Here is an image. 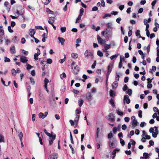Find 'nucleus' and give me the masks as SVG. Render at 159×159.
<instances>
[{
	"mask_svg": "<svg viewBox=\"0 0 159 159\" xmlns=\"http://www.w3.org/2000/svg\"><path fill=\"white\" fill-rule=\"evenodd\" d=\"M84 55L86 57H90V58L91 59H93V53L90 51L88 50H87L85 51L84 53Z\"/></svg>",
	"mask_w": 159,
	"mask_h": 159,
	"instance_id": "f257e3e1",
	"label": "nucleus"
},
{
	"mask_svg": "<svg viewBox=\"0 0 159 159\" xmlns=\"http://www.w3.org/2000/svg\"><path fill=\"white\" fill-rule=\"evenodd\" d=\"M72 69L74 74L75 75L77 74L80 70L79 67L77 65L75 66L74 67H73Z\"/></svg>",
	"mask_w": 159,
	"mask_h": 159,
	"instance_id": "f03ea898",
	"label": "nucleus"
},
{
	"mask_svg": "<svg viewBox=\"0 0 159 159\" xmlns=\"http://www.w3.org/2000/svg\"><path fill=\"white\" fill-rule=\"evenodd\" d=\"M49 141L50 145H51L53 143V141L55 140L56 138V135L55 134L54 135H51L50 136H49Z\"/></svg>",
	"mask_w": 159,
	"mask_h": 159,
	"instance_id": "7ed1b4c3",
	"label": "nucleus"
},
{
	"mask_svg": "<svg viewBox=\"0 0 159 159\" xmlns=\"http://www.w3.org/2000/svg\"><path fill=\"white\" fill-rule=\"evenodd\" d=\"M129 98V96L127 95H126L124 96L123 99L124 103L126 102L127 104H129L130 103V101Z\"/></svg>",
	"mask_w": 159,
	"mask_h": 159,
	"instance_id": "20e7f679",
	"label": "nucleus"
},
{
	"mask_svg": "<svg viewBox=\"0 0 159 159\" xmlns=\"http://www.w3.org/2000/svg\"><path fill=\"white\" fill-rule=\"evenodd\" d=\"M58 158V154L54 153L49 156L48 159H57Z\"/></svg>",
	"mask_w": 159,
	"mask_h": 159,
	"instance_id": "39448f33",
	"label": "nucleus"
},
{
	"mask_svg": "<svg viewBox=\"0 0 159 159\" xmlns=\"http://www.w3.org/2000/svg\"><path fill=\"white\" fill-rule=\"evenodd\" d=\"M115 140H111L110 139L108 142L109 146L110 148H113L115 147Z\"/></svg>",
	"mask_w": 159,
	"mask_h": 159,
	"instance_id": "423d86ee",
	"label": "nucleus"
},
{
	"mask_svg": "<svg viewBox=\"0 0 159 159\" xmlns=\"http://www.w3.org/2000/svg\"><path fill=\"white\" fill-rule=\"evenodd\" d=\"M87 99L90 101L93 99V97L91 93L89 92H87L86 95Z\"/></svg>",
	"mask_w": 159,
	"mask_h": 159,
	"instance_id": "0eeeda50",
	"label": "nucleus"
},
{
	"mask_svg": "<svg viewBox=\"0 0 159 159\" xmlns=\"http://www.w3.org/2000/svg\"><path fill=\"white\" fill-rule=\"evenodd\" d=\"M4 5L5 7L8 12H9L11 8V6L10 5L9 3L8 2L6 1L4 3Z\"/></svg>",
	"mask_w": 159,
	"mask_h": 159,
	"instance_id": "6e6552de",
	"label": "nucleus"
},
{
	"mask_svg": "<svg viewBox=\"0 0 159 159\" xmlns=\"http://www.w3.org/2000/svg\"><path fill=\"white\" fill-rule=\"evenodd\" d=\"M48 114V112H45L44 114L42 112H40L39 114V117L40 118H42V119H44L47 116Z\"/></svg>",
	"mask_w": 159,
	"mask_h": 159,
	"instance_id": "1a4fd4ad",
	"label": "nucleus"
},
{
	"mask_svg": "<svg viewBox=\"0 0 159 159\" xmlns=\"http://www.w3.org/2000/svg\"><path fill=\"white\" fill-rule=\"evenodd\" d=\"M114 114L112 113H111L108 116V120H109L113 122L115 121V120L114 118Z\"/></svg>",
	"mask_w": 159,
	"mask_h": 159,
	"instance_id": "9d476101",
	"label": "nucleus"
},
{
	"mask_svg": "<svg viewBox=\"0 0 159 159\" xmlns=\"http://www.w3.org/2000/svg\"><path fill=\"white\" fill-rule=\"evenodd\" d=\"M20 61L21 62L23 63H26L28 61V60L26 59V57H25L20 56Z\"/></svg>",
	"mask_w": 159,
	"mask_h": 159,
	"instance_id": "9b49d317",
	"label": "nucleus"
},
{
	"mask_svg": "<svg viewBox=\"0 0 159 159\" xmlns=\"http://www.w3.org/2000/svg\"><path fill=\"white\" fill-rule=\"evenodd\" d=\"M97 40L99 43L101 44H102L106 42L105 40H103L98 35V36Z\"/></svg>",
	"mask_w": 159,
	"mask_h": 159,
	"instance_id": "f8f14e48",
	"label": "nucleus"
},
{
	"mask_svg": "<svg viewBox=\"0 0 159 159\" xmlns=\"http://www.w3.org/2000/svg\"><path fill=\"white\" fill-rule=\"evenodd\" d=\"M120 150V149H119L118 148H116L112 152V154L113 155V156L112 157V159H114L116 156V152H119Z\"/></svg>",
	"mask_w": 159,
	"mask_h": 159,
	"instance_id": "ddd939ff",
	"label": "nucleus"
},
{
	"mask_svg": "<svg viewBox=\"0 0 159 159\" xmlns=\"http://www.w3.org/2000/svg\"><path fill=\"white\" fill-rule=\"evenodd\" d=\"M35 33V31L34 29H30L29 30V34L32 38V35L34 36Z\"/></svg>",
	"mask_w": 159,
	"mask_h": 159,
	"instance_id": "4468645a",
	"label": "nucleus"
},
{
	"mask_svg": "<svg viewBox=\"0 0 159 159\" xmlns=\"http://www.w3.org/2000/svg\"><path fill=\"white\" fill-rule=\"evenodd\" d=\"M58 39L59 40L60 43H61L62 45L64 44V43L65 42V39L64 38L59 37L58 38Z\"/></svg>",
	"mask_w": 159,
	"mask_h": 159,
	"instance_id": "2eb2a0df",
	"label": "nucleus"
},
{
	"mask_svg": "<svg viewBox=\"0 0 159 159\" xmlns=\"http://www.w3.org/2000/svg\"><path fill=\"white\" fill-rule=\"evenodd\" d=\"M49 20H48V22L50 24H52L55 21V18L54 17H49Z\"/></svg>",
	"mask_w": 159,
	"mask_h": 159,
	"instance_id": "dca6fc26",
	"label": "nucleus"
},
{
	"mask_svg": "<svg viewBox=\"0 0 159 159\" xmlns=\"http://www.w3.org/2000/svg\"><path fill=\"white\" fill-rule=\"evenodd\" d=\"M11 53L12 54H14L16 52L15 47L14 46H11L10 49Z\"/></svg>",
	"mask_w": 159,
	"mask_h": 159,
	"instance_id": "f3484780",
	"label": "nucleus"
},
{
	"mask_svg": "<svg viewBox=\"0 0 159 159\" xmlns=\"http://www.w3.org/2000/svg\"><path fill=\"white\" fill-rule=\"evenodd\" d=\"M112 88L113 89H115L118 86V83L117 82L115 81L114 82L112 85Z\"/></svg>",
	"mask_w": 159,
	"mask_h": 159,
	"instance_id": "a211bd4d",
	"label": "nucleus"
},
{
	"mask_svg": "<svg viewBox=\"0 0 159 159\" xmlns=\"http://www.w3.org/2000/svg\"><path fill=\"white\" fill-rule=\"evenodd\" d=\"M79 116L76 115V117L74 120V122L75 123L77 124L79 120Z\"/></svg>",
	"mask_w": 159,
	"mask_h": 159,
	"instance_id": "6ab92c4d",
	"label": "nucleus"
},
{
	"mask_svg": "<svg viewBox=\"0 0 159 159\" xmlns=\"http://www.w3.org/2000/svg\"><path fill=\"white\" fill-rule=\"evenodd\" d=\"M113 64H110L108 67L107 72H111Z\"/></svg>",
	"mask_w": 159,
	"mask_h": 159,
	"instance_id": "aec40b11",
	"label": "nucleus"
},
{
	"mask_svg": "<svg viewBox=\"0 0 159 159\" xmlns=\"http://www.w3.org/2000/svg\"><path fill=\"white\" fill-rule=\"evenodd\" d=\"M138 122L136 119L133 120L131 122V124L133 126H136L137 125Z\"/></svg>",
	"mask_w": 159,
	"mask_h": 159,
	"instance_id": "412c9836",
	"label": "nucleus"
},
{
	"mask_svg": "<svg viewBox=\"0 0 159 159\" xmlns=\"http://www.w3.org/2000/svg\"><path fill=\"white\" fill-rule=\"evenodd\" d=\"M105 50L104 51H107V50L110 48L111 47V45L110 44H105L104 45Z\"/></svg>",
	"mask_w": 159,
	"mask_h": 159,
	"instance_id": "4be33fe9",
	"label": "nucleus"
},
{
	"mask_svg": "<svg viewBox=\"0 0 159 159\" xmlns=\"http://www.w3.org/2000/svg\"><path fill=\"white\" fill-rule=\"evenodd\" d=\"M71 55L72 57L74 59L77 58L78 57V55L77 53H72Z\"/></svg>",
	"mask_w": 159,
	"mask_h": 159,
	"instance_id": "5701e85b",
	"label": "nucleus"
},
{
	"mask_svg": "<svg viewBox=\"0 0 159 159\" xmlns=\"http://www.w3.org/2000/svg\"><path fill=\"white\" fill-rule=\"evenodd\" d=\"M83 103H84L83 100L81 99H80L78 101V104H79V107H81L82 106V105Z\"/></svg>",
	"mask_w": 159,
	"mask_h": 159,
	"instance_id": "b1692460",
	"label": "nucleus"
},
{
	"mask_svg": "<svg viewBox=\"0 0 159 159\" xmlns=\"http://www.w3.org/2000/svg\"><path fill=\"white\" fill-rule=\"evenodd\" d=\"M135 34H136V36L137 37L139 36V38H140V37H141V36L140 34V31L139 30H137L135 32Z\"/></svg>",
	"mask_w": 159,
	"mask_h": 159,
	"instance_id": "393cba45",
	"label": "nucleus"
},
{
	"mask_svg": "<svg viewBox=\"0 0 159 159\" xmlns=\"http://www.w3.org/2000/svg\"><path fill=\"white\" fill-rule=\"evenodd\" d=\"M119 54H117L113 55L112 56L110 57V59L111 60H112L115 58H116L119 56Z\"/></svg>",
	"mask_w": 159,
	"mask_h": 159,
	"instance_id": "a878e982",
	"label": "nucleus"
},
{
	"mask_svg": "<svg viewBox=\"0 0 159 159\" xmlns=\"http://www.w3.org/2000/svg\"><path fill=\"white\" fill-rule=\"evenodd\" d=\"M46 11L47 13L48 14H52L53 13V11L51 10L48 8H46Z\"/></svg>",
	"mask_w": 159,
	"mask_h": 159,
	"instance_id": "bb28decb",
	"label": "nucleus"
},
{
	"mask_svg": "<svg viewBox=\"0 0 159 159\" xmlns=\"http://www.w3.org/2000/svg\"><path fill=\"white\" fill-rule=\"evenodd\" d=\"M123 90L125 91L126 92L129 89L128 87L127 86V85L126 84H125L124 85V86H123Z\"/></svg>",
	"mask_w": 159,
	"mask_h": 159,
	"instance_id": "cd10ccee",
	"label": "nucleus"
},
{
	"mask_svg": "<svg viewBox=\"0 0 159 159\" xmlns=\"http://www.w3.org/2000/svg\"><path fill=\"white\" fill-rule=\"evenodd\" d=\"M143 156L145 158V159H147L149 157L148 154L146 152H144L143 153Z\"/></svg>",
	"mask_w": 159,
	"mask_h": 159,
	"instance_id": "c85d7f7f",
	"label": "nucleus"
},
{
	"mask_svg": "<svg viewBox=\"0 0 159 159\" xmlns=\"http://www.w3.org/2000/svg\"><path fill=\"white\" fill-rule=\"evenodd\" d=\"M126 93L128 94V95L129 96H130L132 94V91L131 89H128V90L126 92Z\"/></svg>",
	"mask_w": 159,
	"mask_h": 159,
	"instance_id": "c756f323",
	"label": "nucleus"
},
{
	"mask_svg": "<svg viewBox=\"0 0 159 159\" xmlns=\"http://www.w3.org/2000/svg\"><path fill=\"white\" fill-rule=\"evenodd\" d=\"M111 23H108L107 24V26L111 30H112V28L111 27Z\"/></svg>",
	"mask_w": 159,
	"mask_h": 159,
	"instance_id": "7c9ffc66",
	"label": "nucleus"
},
{
	"mask_svg": "<svg viewBox=\"0 0 159 159\" xmlns=\"http://www.w3.org/2000/svg\"><path fill=\"white\" fill-rule=\"evenodd\" d=\"M110 94L111 96L113 97L115 95L114 91L112 90H111L110 91Z\"/></svg>",
	"mask_w": 159,
	"mask_h": 159,
	"instance_id": "2f4dec72",
	"label": "nucleus"
},
{
	"mask_svg": "<svg viewBox=\"0 0 159 159\" xmlns=\"http://www.w3.org/2000/svg\"><path fill=\"white\" fill-rule=\"evenodd\" d=\"M109 102H110V104H111V105L112 106V107H115V105L114 102V101L111 98Z\"/></svg>",
	"mask_w": 159,
	"mask_h": 159,
	"instance_id": "473e14b6",
	"label": "nucleus"
},
{
	"mask_svg": "<svg viewBox=\"0 0 159 159\" xmlns=\"http://www.w3.org/2000/svg\"><path fill=\"white\" fill-rule=\"evenodd\" d=\"M100 131V129L99 128H98L97 129V131H96V137L98 138L99 137V136L98 134L99 132Z\"/></svg>",
	"mask_w": 159,
	"mask_h": 159,
	"instance_id": "72a5a7b5",
	"label": "nucleus"
},
{
	"mask_svg": "<svg viewBox=\"0 0 159 159\" xmlns=\"http://www.w3.org/2000/svg\"><path fill=\"white\" fill-rule=\"evenodd\" d=\"M60 30L61 32L63 33L66 32V28L65 26L62 27L61 28Z\"/></svg>",
	"mask_w": 159,
	"mask_h": 159,
	"instance_id": "f704fd0d",
	"label": "nucleus"
},
{
	"mask_svg": "<svg viewBox=\"0 0 159 159\" xmlns=\"http://www.w3.org/2000/svg\"><path fill=\"white\" fill-rule=\"evenodd\" d=\"M118 6L119 7V9L121 10L122 11L124 8L125 6L124 5H120L119 4H117Z\"/></svg>",
	"mask_w": 159,
	"mask_h": 159,
	"instance_id": "c9c22d12",
	"label": "nucleus"
},
{
	"mask_svg": "<svg viewBox=\"0 0 159 159\" xmlns=\"http://www.w3.org/2000/svg\"><path fill=\"white\" fill-rule=\"evenodd\" d=\"M116 74H117L115 76V80L117 82L119 80L120 75L118 74V73H116Z\"/></svg>",
	"mask_w": 159,
	"mask_h": 159,
	"instance_id": "e433bc0d",
	"label": "nucleus"
},
{
	"mask_svg": "<svg viewBox=\"0 0 159 159\" xmlns=\"http://www.w3.org/2000/svg\"><path fill=\"white\" fill-rule=\"evenodd\" d=\"M20 139V141L22 140V138L23 137V134L22 132H20L18 135Z\"/></svg>",
	"mask_w": 159,
	"mask_h": 159,
	"instance_id": "4c0bfd02",
	"label": "nucleus"
},
{
	"mask_svg": "<svg viewBox=\"0 0 159 159\" xmlns=\"http://www.w3.org/2000/svg\"><path fill=\"white\" fill-rule=\"evenodd\" d=\"M97 55L100 57H102L103 56L102 52L99 50L98 51Z\"/></svg>",
	"mask_w": 159,
	"mask_h": 159,
	"instance_id": "58836bf2",
	"label": "nucleus"
},
{
	"mask_svg": "<svg viewBox=\"0 0 159 159\" xmlns=\"http://www.w3.org/2000/svg\"><path fill=\"white\" fill-rule=\"evenodd\" d=\"M26 69L27 70H29L33 67V66L30 65L28 63L26 64Z\"/></svg>",
	"mask_w": 159,
	"mask_h": 159,
	"instance_id": "ea45409f",
	"label": "nucleus"
},
{
	"mask_svg": "<svg viewBox=\"0 0 159 159\" xmlns=\"http://www.w3.org/2000/svg\"><path fill=\"white\" fill-rule=\"evenodd\" d=\"M2 26H0V34H4V30L2 28Z\"/></svg>",
	"mask_w": 159,
	"mask_h": 159,
	"instance_id": "a19ab883",
	"label": "nucleus"
},
{
	"mask_svg": "<svg viewBox=\"0 0 159 159\" xmlns=\"http://www.w3.org/2000/svg\"><path fill=\"white\" fill-rule=\"evenodd\" d=\"M11 72H12V74L13 75L15 76L16 75V70H15V69L13 68L11 70Z\"/></svg>",
	"mask_w": 159,
	"mask_h": 159,
	"instance_id": "79ce46f5",
	"label": "nucleus"
},
{
	"mask_svg": "<svg viewBox=\"0 0 159 159\" xmlns=\"http://www.w3.org/2000/svg\"><path fill=\"white\" fill-rule=\"evenodd\" d=\"M107 31L108 30L107 29H106L105 30L102 32V34L103 36H104L105 34H107Z\"/></svg>",
	"mask_w": 159,
	"mask_h": 159,
	"instance_id": "37998d69",
	"label": "nucleus"
},
{
	"mask_svg": "<svg viewBox=\"0 0 159 159\" xmlns=\"http://www.w3.org/2000/svg\"><path fill=\"white\" fill-rule=\"evenodd\" d=\"M116 112L118 115H119L120 116H122L123 114V112L120 111L119 110H117Z\"/></svg>",
	"mask_w": 159,
	"mask_h": 159,
	"instance_id": "c03bdc74",
	"label": "nucleus"
},
{
	"mask_svg": "<svg viewBox=\"0 0 159 159\" xmlns=\"http://www.w3.org/2000/svg\"><path fill=\"white\" fill-rule=\"evenodd\" d=\"M60 77L61 79H63V78L66 77V74L65 73L63 72L60 75Z\"/></svg>",
	"mask_w": 159,
	"mask_h": 159,
	"instance_id": "a18cd8bd",
	"label": "nucleus"
},
{
	"mask_svg": "<svg viewBox=\"0 0 159 159\" xmlns=\"http://www.w3.org/2000/svg\"><path fill=\"white\" fill-rule=\"evenodd\" d=\"M149 145L148 146V147H150L151 146H153L154 145V142L152 140H150L149 141Z\"/></svg>",
	"mask_w": 159,
	"mask_h": 159,
	"instance_id": "49530a36",
	"label": "nucleus"
},
{
	"mask_svg": "<svg viewBox=\"0 0 159 159\" xmlns=\"http://www.w3.org/2000/svg\"><path fill=\"white\" fill-rule=\"evenodd\" d=\"M10 61V60L9 58L7 57H4V62H9Z\"/></svg>",
	"mask_w": 159,
	"mask_h": 159,
	"instance_id": "de8ad7c7",
	"label": "nucleus"
},
{
	"mask_svg": "<svg viewBox=\"0 0 159 159\" xmlns=\"http://www.w3.org/2000/svg\"><path fill=\"white\" fill-rule=\"evenodd\" d=\"M30 82L31 84L32 85H34V84L35 82L34 80V79L32 77H30Z\"/></svg>",
	"mask_w": 159,
	"mask_h": 159,
	"instance_id": "09e8293b",
	"label": "nucleus"
},
{
	"mask_svg": "<svg viewBox=\"0 0 159 159\" xmlns=\"http://www.w3.org/2000/svg\"><path fill=\"white\" fill-rule=\"evenodd\" d=\"M4 136L3 135H2L1 134H0V143L1 142H4Z\"/></svg>",
	"mask_w": 159,
	"mask_h": 159,
	"instance_id": "8fccbe9b",
	"label": "nucleus"
},
{
	"mask_svg": "<svg viewBox=\"0 0 159 159\" xmlns=\"http://www.w3.org/2000/svg\"><path fill=\"white\" fill-rule=\"evenodd\" d=\"M111 16V14H109V13L106 14L104 15V16L103 17V18L105 19L107 17H110Z\"/></svg>",
	"mask_w": 159,
	"mask_h": 159,
	"instance_id": "3c124183",
	"label": "nucleus"
},
{
	"mask_svg": "<svg viewBox=\"0 0 159 159\" xmlns=\"http://www.w3.org/2000/svg\"><path fill=\"white\" fill-rule=\"evenodd\" d=\"M84 12V9L83 8H81L80 10V14L79 15H83V13Z\"/></svg>",
	"mask_w": 159,
	"mask_h": 159,
	"instance_id": "603ef678",
	"label": "nucleus"
},
{
	"mask_svg": "<svg viewBox=\"0 0 159 159\" xmlns=\"http://www.w3.org/2000/svg\"><path fill=\"white\" fill-rule=\"evenodd\" d=\"M32 38H33L34 40H35V42L36 43H38L39 42V41L38 39H37L34 36H33V35H32Z\"/></svg>",
	"mask_w": 159,
	"mask_h": 159,
	"instance_id": "864d4df0",
	"label": "nucleus"
},
{
	"mask_svg": "<svg viewBox=\"0 0 159 159\" xmlns=\"http://www.w3.org/2000/svg\"><path fill=\"white\" fill-rule=\"evenodd\" d=\"M52 59H50V58H48V59H47V61H46V62L48 63V64H51V63H52Z\"/></svg>",
	"mask_w": 159,
	"mask_h": 159,
	"instance_id": "5fc2aeb1",
	"label": "nucleus"
},
{
	"mask_svg": "<svg viewBox=\"0 0 159 159\" xmlns=\"http://www.w3.org/2000/svg\"><path fill=\"white\" fill-rule=\"evenodd\" d=\"M101 6L102 7L105 6V2L104 0H101Z\"/></svg>",
	"mask_w": 159,
	"mask_h": 159,
	"instance_id": "6e6d98bb",
	"label": "nucleus"
},
{
	"mask_svg": "<svg viewBox=\"0 0 159 159\" xmlns=\"http://www.w3.org/2000/svg\"><path fill=\"white\" fill-rule=\"evenodd\" d=\"M39 55L37 54V53H35L34 54V59L36 60H37L38 59V56Z\"/></svg>",
	"mask_w": 159,
	"mask_h": 159,
	"instance_id": "4d7b16f0",
	"label": "nucleus"
},
{
	"mask_svg": "<svg viewBox=\"0 0 159 159\" xmlns=\"http://www.w3.org/2000/svg\"><path fill=\"white\" fill-rule=\"evenodd\" d=\"M43 131L46 135H47L48 136H50L51 134L47 132L46 129H44Z\"/></svg>",
	"mask_w": 159,
	"mask_h": 159,
	"instance_id": "13d9d810",
	"label": "nucleus"
},
{
	"mask_svg": "<svg viewBox=\"0 0 159 159\" xmlns=\"http://www.w3.org/2000/svg\"><path fill=\"white\" fill-rule=\"evenodd\" d=\"M122 66V62L121 61V60L120 61V62L119 64L118 67L119 68H121Z\"/></svg>",
	"mask_w": 159,
	"mask_h": 159,
	"instance_id": "bf43d9fd",
	"label": "nucleus"
},
{
	"mask_svg": "<svg viewBox=\"0 0 159 159\" xmlns=\"http://www.w3.org/2000/svg\"><path fill=\"white\" fill-rule=\"evenodd\" d=\"M142 111L140 110L139 111L138 116H139L140 118H141L142 117Z\"/></svg>",
	"mask_w": 159,
	"mask_h": 159,
	"instance_id": "052dcab7",
	"label": "nucleus"
},
{
	"mask_svg": "<svg viewBox=\"0 0 159 159\" xmlns=\"http://www.w3.org/2000/svg\"><path fill=\"white\" fill-rule=\"evenodd\" d=\"M120 143L122 144V146H124L125 144L124 141L121 139H120Z\"/></svg>",
	"mask_w": 159,
	"mask_h": 159,
	"instance_id": "680f3d73",
	"label": "nucleus"
},
{
	"mask_svg": "<svg viewBox=\"0 0 159 159\" xmlns=\"http://www.w3.org/2000/svg\"><path fill=\"white\" fill-rule=\"evenodd\" d=\"M157 0H154L152 2V3H151V4L152 6V8H153V7H154L155 4H156V2H157Z\"/></svg>",
	"mask_w": 159,
	"mask_h": 159,
	"instance_id": "e2e57ef3",
	"label": "nucleus"
},
{
	"mask_svg": "<svg viewBox=\"0 0 159 159\" xmlns=\"http://www.w3.org/2000/svg\"><path fill=\"white\" fill-rule=\"evenodd\" d=\"M152 84L151 83H148V84L147 85V87L148 89H150L152 88Z\"/></svg>",
	"mask_w": 159,
	"mask_h": 159,
	"instance_id": "0e129e2a",
	"label": "nucleus"
},
{
	"mask_svg": "<svg viewBox=\"0 0 159 159\" xmlns=\"http://www.w3.org/2000/svg\"><path fill=\"white\" fill-rule=\"evenodd\" d=\"M26 42L25 39L24 38H23L21 39V43L22 44H24Z\"/></svg>",
	"mask_w": 159,
	"mask_h": 159,
	"instance_id": "69168bd1",
	"label": "nucleus"
},
{
	"mask_svg": "<svg viewBox=\"0 0 159 159\" xmlns=\"http://www.w3.org/2000/svg\"><path fill=\"white\" fill-rule=\"evenodd\" d=\"M146 125V123L145 122H142L140 124V126L141 127H143L145 126Z\"/></svg>",
	"mask_w": 159,
	"mask_h": 159,
	"instance_id": "338daca9",
	"label": "nucleus"
},
{
	"mask_svg": "<svg viewBox=\"0 0 159 159\" xmlns=\"http://www.w3.org/2000/svg\"><path fill=\"white\" fill-rule=\"evenodd\" d=\"M98 8L96 6L94 7L92 9V11H96L98 10Z\"/></svg>",
	"mask_w": 159,
	"mask_h": 159,
	"instance_id": "774afa93",
	"label": "nucleus"
}]
</instances>
